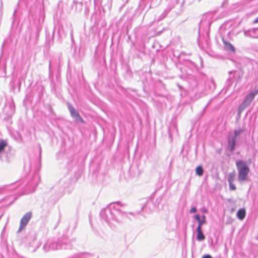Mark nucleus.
Here are the masks:
<instances>
[{
  "label": "nucleus",
  "instance_id": "79ce46f5",
  "mask_svg": "<svg viewBox=\"0 0 258 258\" xmlns=\"http://www.w3.org/2000/svg\"><path fill=\"white\" fill-rule=\"evenodd\" d=\"M109 1L110 5H111L112 0H108Z\"/></svg>",
  "mask_w": 258,
  "mask_h": 258
},
{
  "label": "nucleus",
  "instance_id": "c03bdc74",
  "mask_svg": "<svg viewBox=\"0 0 258 258\" xmlns=\"http://www.w3.org/2000/svg\"><path fill=\"white\" fill-rule=\"evenodd\" d=\"M63 182V181L61 180V181H60L59 184H60L61 183V182Z\"/></svg>",
  "mask_w": 258,
  "mask_h": 258
},
{
  "label": "nucleus",
  "instance_id": "72a5a7b5",
  "mask_svg": "<svg viewBox=\"0 0 258 258\" xmlns=\"http://www.w3.org/2000/svg\"><path fill=\"white\" fill-rule=\"evenodd\" d=\"M16 12H17V10H15L13 13V22H14L15 21V17L16 16Z\"/></svg>",
  "mask_w": 258,
  "mask_h": 258
},
{
  "label": "nucleus",
  "instance_id": "0eeeda50",
  "mask_svg": "<svg viewBox=\"0 0 258 258\" xmlns=\"http://www.w3.org/2000/svg\"><path fill=\"white\" fill-rule=\"evenodd\" d=\"M68 108L70 112L71 117L77 123H84V121L82 117L79 114L78 111L76 110L73 106L70 103H67Z\"/></svg>",
  "mask_w": 258,
  "mask_h": 258
},
{
  "label": "nucleus",
  "instance_id": "8fccbe9b",
  "mask_svg": "<svg viewBox=\"0 0 258 258\" xmlns=\"http://www.w3.org/2000/svg\"><path fill=\"white\" fill-rule=\"evenodd\" d=\"M169 136H171V134L170 133H169Z\"/></svg>",
  "mask_w": 258,
  "mask_h": 258
},
{
  "label": "nucleus",
  "instance_id": "1a4fd4ad",
  "mask_svg": "<svg viewBox=\"0 0 258 258\" xmlns=\"http://www.w3.org/2000/svg\"><path fill=\"white\" fill-rule=\"evenodd\" d=\"M32 217L31 212L26 213L21 218L20 223V226L17 231V233H20L27 226L29 221Z\"/></svg>",
  "mask_w": 258,
  "mask_h": 258
},
{
  "label": "nucleus",
  "instance_id": "09e8293b",
  "mask_svg": "<svg viewBox=\"0 0 258 258\" xmlns=\"http://www.w3.org/2000/svg\"><path fill=\"white\" fill-rule=\"evenodd\" d=\"M178 87H179V88L180 89H181V87L179 85H178Z\"/></svg>",
  "mask_w": 258,
  "mask_h": 258
},
{
  "label": "nucleus",
  "instance_id": "6ab92c4d",
  "mask_svg": "<svg viewBox=\"0 0 258 258\" xmlns=\"http://www.w3.org/2000/svg\"><path fill=\"white\" fill-rule=\"evenodd\" d=\"M245 130L244 128H239L237 130H235L234 131V133L232 134V137L237 139V137L239 136L241 134L244 132Z\"/></svg>",
  "mask_w": 258,
  "mask_h": 258
},
{
  "label": "nucleus",
  "instance_id": "49530a36",
  "mask_svg": "<svg viewBox=\"0 0 258 258\" xmlns=\"http://www.w3.org/2000/svg\"><path fill=\"white\" fill-rule=\"evenodd\" d=\"M210 102L207 104V105L206 107H207L208 105H209V104H210Z\"/></svg>",
  "mask_w": 258,
  "mask_h": 258
},
{
  "label": "nucleus",
  "instance_id": "3c124183",
  "mask_svg": "<svg viewBox=\"0 0 258 258\" xmlns=\"http://www.w3.org/2000/svg\"><path fill=\"white\" fill-rule=\"evenodd\" d=\"M140 211H139L138 212H137V214H139L140 213Z\"/></svg>",
  "mask_w": 258,
  "mask_h": 258
},
{
  "label": "nucleus",
  "instance_id": "4be33fe9",
  "mask_svg": "<svg viewBox=\"0 0 258 258\" xmlns=\"http://www.w3.org/2000/svg\"><path fill=\"white\" fill-rule=\"evenodd\" d=\"M196 174L199 176L203 175L204 173V169L202 166H198L196 169Z\"/></svg>",
  "mask_w": 258,
  "mask_h": 258
},
{
  "label": "nucleus",
  "instance_id": "bb28decb",
  "mask_svg": "<svg viewBox=\"0 0 258 258\" xmlns=\"http://www.w3.org/2000/svg\"><path fill=\"white\" fill-rule=\"evenodd\" d=\"M250 93L253 94V96L255 97V96L258 93V86H256L254 88V90L253 91H251Z\"/></svg>",
  "mask_w": 258,
  "mask_h": 258
},
{
  "label": "nucleus",
  "instance_id": "de8ad7c7",
  "mask_svg": "<svg viewBox=\"0 0 258 258\" xmlns=\"http://www.w3.org/2000/svg\"><path fill=\"white\" fill-rule=\"evenodd\" d=\"M59 62H60V57H58Z\"/></svg>",
  "mask_w": 258,
  "mask_h": 258
},
{
  "label": "nucleus",
  "instance_id": "c85d7f7f",
  "mask_svg": "<svg viewBox=\"0 0 258 258\" xmlns=\"http://www.w3.org/2000/svg\"><path fill=\"white\" fill-rule=\"evenodd\" d=\"M229 188L230 190H234L236 189V187L235 185L234 184H233V182L229 183Z\"/></svg>",
  "mask_w": 258,
  "mask_h": 258
},
{
  "label": "nucleus",
  "instance_id": "f704fd0d",
  "mask_svg": "<svg viewBox=\"0 0 258 258\" xmlns=\"http://www.w3.org/2000/svg\"><path fill=\"white\" fill-rule=\"evenodd\" d=\"M63 187H61L59 189V194H61L63 192Z\"/></svg>",
  "mask_w": 258,
  "mask_h": 258
},
{
  "label": "nucleus",
  "instance_id": "c9c22d12",
  "mask_svg": "<svg viewBox=\"0 0 258 258\" xmlns=\"http://www.w3.org/2000/svg\"><path fill=\"white\" fill-rule=\"evenodd\" d=\"M256 23H258V17L256 18L254 20H253V21L252 22V24H256Z\"/></svg>",
  "mask_w": 258,
  "mask_h": 258
},
{
  "label": "nucleus",
  "instance_id": "2eb2a0df",
  "mask_svg": "<svg viewBox=\"0 0 258 258\" xmlns=\"http://www.w3.org/2000/svg\"><path fill=\"white\" fill-rule=\"evenodd\" d=\"M194 219L196 220L198 222V225L197 228L198 229L202 230V226L205 224V223L201 221V216L199 214H196L194 215Z\"/></svg>",
  "mask_w": 258,
  "mask_h": 258
},
{
  "label": "nucleus",
  "instance_id": "473e14b6",
  "mask_svg": "<svg viewBox=\"0 0 258 258\" xmlns=\"http://www.w3.org/2000/svg\"><path fill=\"white\" fill-rule=\"evenodd\" d=\"M202 258H213L212 256L210 254H205L204 255Z\"/></svg>",
  "mask_w": 258,
  "mask_h": 258
},
{
  "label": "nucleus",
  "instance_id": "423d86ee",
  "mask_svg": "<svg viewBox=\"0 0 258 258\" xmlns=\"http://www.w3.org/2000/svg\"><path fill=\"white\" fill-rule=\"evenodd\" d=\"M45 251L58 250V241L53 239H48L43 246Z\"/></svg>",
  "mask_w": 258,
  "mask_h": 258
},
{
  "label": "nucleus",
  "instance_id": "7ed1b4c3",
  "mask_svg": "<svg viewBox=\"0 0 258 258\" xmlns=\"http://www.w3.org/2000/svg\"><path fill=\"white\" fill-rule=\"evenodd\" d=\"M59 249L71 250L76 243L75 238H70L68 236L63 235L58 239Z\"/></svg>",
  "mask_w": 258,
  "mask_h": 258
},
{
  "label": "nucleus",
  "instance_id": "58836bf2",
  "mask_svg": "<svg viewBox=\"0 0 258 258\" xmlns=\"http://www.w3.org/2000/svg\"><path fill=\"white\" fill-rule=\"evenodd\" d=\"M58 186H59V185H55V186L53 187V188L54 190H56V189L57 188V187H58Z\"/></svg>",
  "mask_w": 258,
  "mask_h": 258
},
{
  "label": "nucleus",
  "instance_id": "9b49d317",
  "mask_svg": "<svg viewBox=\"0 0 258 258\" xmlns=\"http://www.w3.org/2000/svg\"><path fill=\"white\" fill-rule=\"evenodd\" d=\"M235 73V71H231L228 72L229 77L227 78L225 83L227 89L230 87L233 84Z\"/></svg>",
  "mask_w": 258,
  "mask_h": 258
},
{
  "label": "nucleus",
  "instance_id": "b1692460",
  "mask_svg": "<svg viewBox=\"0 0 258 258\" xmlns=\"http://www.w3.org/2000/svg\"><path fill=\"white\" fill-rule=\"evenodd\" d=\"M41 30V28L39 27V26H37L36 27V30H35V35H36V40L37 41L38 39V38H39V34H40V32Z\"/></svg>",
  "mask_w": 258,
  "mask_h": 258
},
{
  "label": "nucleus",
  "instance_id": "4468645a",
  "mask_svg": "<svg viewBox=\"0 0 258 258\" xmlns=\"http://www.w3.org/2000/svg\"><path fill=\"white\" fill-rule=\"evenodd\" d=\"M173 8L174 5H173L172 6H170L169 8H167L166 9H165L163 13L159 16L157 21H159L163 19Z\"/></svg>",
  "mask_w": 258,
  "mask_h": 258
},
{
  "label": "nucleus",
  "instance_id": "ddd939ff",
  "mask_svg": "<svg viewBox=\"0 0 258 258\" xmlns=\"http://www.w3.org/2000/svg\"><path fill=\"white\" fill-rule=\"evenodd\" d=\"M245 215L246 211L244 208L240 209L236 213V216L240 220H243L245 217Z\"/></svg>",
  "mask_w": 258,
  "mask_h": 258
},
{
  "label": "nucleus",
  "instance_id": "a878e982",
  "mask_svg": "<svg viewBox=\"0 0 258 258\" xmlns=\"http://www.w3.org/2000/svg\"><path fill=\"white\" fill-rule=\"evenodd\" d=\"M179 0H171L170 4H169L167 8H169L170 6H172L174 5V7L175 6L178 4Z\"/></svg>",
  "mask_w": 258,
  "mask_h": 258
},
{
  "label": "nucleus",
  "instance_id": "a211bd4d",
  "mask_svg": "<svg viewBox=\"0 0 258 258\" xmlns=\"http://www.w3.org/2000/svg\"><path fill=\"white\" fill-rule=\"evenodd\" d=\"M20 185L19 182L12 183L9 185H6L5 189L7 190H13L17 188Z\"/></svg>",
  "mask_w": 258,
  "mask_h": 258
},
{
  "label": "nucleus",
  "instance_id": "4c0bfd02",
  "mask_svg": "<svg viewBox=\"0 0 258 258\" xmlns=\"http://www.w3.org/2000/svg\"><path fill=\"white\" fill-rule=\"evenodd\" d=\"M202 211H203V213H207V212H208V210H207V209H203L202 210Z\"/></svg>",
  "mask_w": 258,
  "mask_h": 258
},
{
  "label": "nucleus",
  "instance_id": "dca6fc26",
  "mask_svg": "<svg viewBox=\"0 0 258 258\" xmlns=\"http://www.w3.org/2000/svg\"><path fill=\"white\" fill-rule=\"evenodd\" d=\"M152 205L153 203L152 201H147L146 203L142 207L141 211L145 210L146 212H151L152 211V210L151 209L150 206H152Z\"/></svg>",
  "mask_w": 258,
  "mask_h": 258
},
{
  "label": "nucleus",
  "instance_id": "f3484780",
  "mask_svg": "<svg viewBox=\"0 0 258 258\" xmlns=\"http://www.w3.org/2000/svg\"><path fill=\"white\" fill-rule=\"evenodd\" d=\"M197 239L199 241L204 240L205 239V236L202 230L197 229Z\"/></svg>",
  "mask_w": 258,
  "mask_h": 258
},
{
  "label": "nucleus",
  "instance_id": "412c9836",
  "mask_svg": "<svg viewBox=\"0 0 258 258\" xmlns=\"http://www.w3.org/2000/svg\"><path fill=\"white\" fill-rule=\"evenodd\" d=\"M79 258H93V255L91 253L84 252L79 255Z\"/></svg>",
  "mask_w": 258,
  "mask_h": 258
},
{
  "label": "nucleus",
  "instance_id": "f03ea898",
  "mask_svg": "<svg viewBox=\"0 0 258 258\" xmlns=\"http://www.w3.org/2000/svg\"><path fill=\"white\" fill-rule=\"evenodd\" d=\"M236 166L238 171V181L241 182L247 180L250 170L246 162L242 160H239L236 162Z\"/></svg>",
  "mask_w": 258,
  "mask_h": 258
},
{
  "label": "nucleus",
  "instance_id": "37998d69",
  "mask_svg": "<svg viewBox=\"0 0 258 258\" xmlns=\"http://www.w3.org/2000/svg\"><path fill=\"white\" fill-rule=\"evenodd\" d=\"M130 214L132 215H134V214L133 213H129Z\"/></svg>",
  "mask_w": 258,
  "mask_h": 258
},
{
  "label": "nucleus",
  "instance_id": "5701e85b",
  "mask_svg": "<svg viewBox=\"0 0 258 258\" xmlns=\"http://www.w3.org/2000/svg\"><path fill=\"white\" fill-rule=\"evenodd\" d=\"M6 146L7 143L4 140L0 141V154L3 152Z\"/></svg>",
  "mask_w": 258,
  "mask_h": 258
},
{
  "label": "nucleus",
  "instance_id": "aec40b11",
  "mask_svg": "<svg viewBox=\"0 0 258 258\" xmlns=\"http://www.w3.org/2000/svg\"><path fill=\"white\" fill-rule=\"evenodd\" d=\"M235 173L233 171L232 172H230L228 174L227 176V181L228 183H232L235 180Z\"/></svg>",
  "mask_w": 258,
  "mask_h": 258
},
{
  "label": "nucleus",
  "instance_id": "39448f33",
  "mask_svg": "<svg viewBox=\"0 0 258 258\" xmlns=\"http://www.w3.org/2000/svg\"><path fill=\"white\" fill-rule=\"evenodd\" d=\"M254 98L253 94L248 93L243 99L241 103L239 105L238 108V114L240 115L242 112L251 103Z\"/></svg>",
  "mask_w": 258,
  "mask_h": 258
},
{
  "label": "nucleus",
  "instance_id": "e433bc0d",
  "mask_svg": "<svg viewBox=\"0 0 258 258\" xmlns=\"http://www.w3.org/2000/svg\"><path fill=\"white\" fill-rule=\"evenodd\" d=\"M51 60H49V72L51 71Z\"/></svg>",
  "mask_w": 258,
  "mask_h": 258
},
{
  "label": "nucleus",
  "instance_id": "a18cd8bd",
  "mask_svg": "<svg viewBox=\"0 0 258 258\" xmlns=\"http://www.w3.org/2000/svg\"><path fill=\"white\" fill-rule=\"evenodd\" d=\"M17 134L18 136L19 137H20V135H19V134L18 133H17Z\"/></svg>",
  "mask_w": 258,
  "mask_h": 258
},
{
  "label": "nucleus",
  "instance_id": "393cba45",
  "mask_svg": "<svg viewBox=\"0 0 258 258\" xmlns=\"http://www.w3.org/2000/svg\"><path fill=\"white\" fill-rule=\"evenodd\" d=\"M206 95H207V93L205 92V91L201 92L200 94L198 93H197L195 94V98L196 99H198L200 98L201 97Z\"/></svg>",
  "mask_w": 258,
  "mask_h": 258
},
{
  "label": "nucleus",
  "instance_id": "ea45409f",
  "mask_svg": "<svg viewBox=\"0 0 258 258\" xmlns=\"http://www.w3.org/2000/svg\"><path fill=\"white\" fill-rule=\"evenodd\" d=\"M255 14V13H253L252 12V13H251L250 14H246V16H248V15H253V14Z\"/></svg>",
  "mask_w": 258,
  "mask_h": 258
},
{
  "label": "nucleus",
  "instance_id": "cd10ccee",
  "mask_svg": "<svg viewBox=\"0 0 258 258\" xmlns=\"http://www.w3.org/2000/svg\"><path fill=\"white\" fill-rule=\"evenodd\" d=\"M208 85L210 87L211 90L212 89V88L213 89H214L215 87V84L213 81H211L209 82H208Z\"/></svg>",
  "mask_w": 258,
  "mask_h": 258
},
{
  "label": "nucleus",
  "instance_id": "c756f323",
  "mask_svg": "<svg viewBox=\"0 0 258 258\" xmlns=\"http://www.w3.org/2000/svg\"><path fill=\"white\" fill-rule=\"evenodd\" d=\"M197 208L196 207H192L191 208V209L189 210V213L190 214L195 213L197 212Z\"/></svg>",
  "mask_w": 258,
  "mask_h": 258
},
{
  "label": "nucleus",
  "instance_id": "6e6552de",
  "mask_svg": "<svg viewBox=\"0 0 258 258\" xmlns=\"http://www.w3.org/2000/svg\"><path fill=\"white\" fill-rule=\"evenodd\" d=\"M227 145L226 150L232 154L236 146V139L232 137V134L229 133L227 136Z\"/></svg>",
  "mask_w": 258,
  "mask_h": 258
},
{
  "label": "nucleus",
  "instance_id": "f257e3e1",
  "mask_svg": "<svg viewBox=\"0 0 258 258\" xmlns=\"http://www.w3.org/2000/svg\"><path fill=\"white\" fill-rule=\"evenodd\" d=\"M122 206L123 205L120 202L110 204L100 211L101 218L107 224L112 222L120 221L124 218L127 217L126 213L120 209Z\"/></svg>",
  "mask_w": 258,
  "mask_h": 258
},
{
  "label": "nucleus",
  "instance_id": "20e7f679",
  "mask_svg": "<svg viewBox=\"0 0 258 258\" xmlns=\"http://www.w3.org/2000/svg\"><path fill=\"white\" fill-rule=\"evenodd\" d=\"M40 181V177L38 174H35L32 178L29 180L24 187V194H29L34 191Z\"/></svg>",
  "mask_w": 258,
  "mask_h": 258
},
{
  "label": "nucleus",
  "instance_id": "f8f14e48",
  "mask_svg": "<svg viewBox=\"0 0 258 258\" xmlns=\"http://www.w3.org/2000/svg\"><path fill=\"white\" fill-rule=\"evenodd\" d=\"M222 41L224 44V48L226 50L231 51L232 52H234L235 51V49L233 45L229 41L225 40L224 38H222Z\"/></svg>",
  "mask_w": 258,
  "mask_h": 258
},
{
  "label": "nucleus",
  "instance_id": "a19ab883",
  "mask_svg": "<svg viewBox=\"0 0 258 258\" xmlns=\"http://www.w3.org/2000/svg\"><path fill=\"white\" fill-rule=\"evenodd\" d=\"M184 4V0H182V3H181V6H183Z\"/></svg>",
  "mask_w": 258,
  "mask_h": 258
},
{
  "label": "nucleus",
  "instance_id": "7c9ffc66",
  "mask_svg": "<svg viewBox=\"0 0 258 258\" xmlns=\"http://www.w3.org/2000/svg\"><path fill=\"white\" fill-rule=\"evenodd\" d=\"M10 108H11V114H12L14 113V111H15V107H14V103H12L10 104Z\"/></svg>",
  "mask_w": 258,
  "mask_h": 258
},
{
  "label": "nucleus",
  "instance_id": "2f4dec72",
  "mask_svg": "<svg viewBox=\"0 0 258 258\" xmlns=\"http://www.w3.org/2000/svg\"><path fill=\"white\" fill-rule=\"evenodd\" d=\"M201 221H203L205 223H206V216L204 215L202 216Z\"/></svg>",
  "mask_w": 258,
  "mask_h": 258
},
{
  "label": "nucleus",
  "instance_id": "9d476101",
  "mask_svg": "<svg viewBox=\"0 0 258 258\" xmlns=\"http://www.w3.org/2000/svg\"><path fill=\"white\" fill-rule=\"evenodd\" d=\"M244 35L245 37L256 38H258V28H251L243 30Z\"/></svg>",
  "mask_w": 258,
  "mask_h": 258
}]
</instances>
